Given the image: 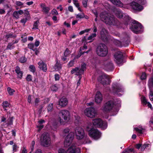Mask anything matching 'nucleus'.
Returning a JSON list of instances; mask_svg holds the SVG:
<instances>
[{
    "label": "nucleus",
    "mask_w": 153,
    "mask_h": 153,
    "mask_svg": "<svg viewBox=\"0 0 153 153\" xmlns=\"http://www.w3.org/2000/svg\"><path fill=\"white\" fill-rule=\"evenodd\" d=\"M32 76L30 75H28L26 79L28 81H30L32 80Z\"/></svg>",
    "instance_id": "6e6d98bb"
},
{
    "label": "nucleus",
    "mask_w": 153,
    "mask_h": 153,
    "mask_svg": "<svg viewBox=\"0 0 153 153\" xmlns=\"http://www.w3.org/2000/svg\"><path fill=\"white\" fill-rule=\"evenodd\" d=\"M115 15L118 18H121L124 17V23L125 25H127L130 21V18L129 16L125 14H123L122 12L120 10H117L115 12Z\"/></svg>",
    "instance_id": "f8f14e48"
},
{
    "label": "nucleus",
    "mask_w": 153,
    "mask_h": 153,
    "mask_svg": "<svg viewBox=\"0 0 153 153\" xmlns=\"http://www.w3.org/2000/svg\"><path fill=\"white\" fill-rule=\"evenodd\" d=\"M52 20L55 23H56L57 22V17L56 16H53L52 18Z\"/></svg>",
    "instance_id": "0e129e2a"
},
{
    "label": "nucleus",
    "mask_w": 153,
    "mask_h": 153,
    "mask_svg": "<svg viewBox=\"0 0 153 153\" xmlns=\"http://www.w3.org/2000/svg\"><path fill=\"white\" fill-rule=\"evenodd\" d=\"M97 36V34L96 33H93L92 34L89 36L88 38V40H93V38Z\"/></svg>",
    "instance_id": "ea45409f"
},
{
    "label": "nucleus",
    "mask_w": 153,
    "mask_h": 153,
    "mask_svg": "<svg viewBox=\"0 0 153 153\" xmlns=\"http://www.w3.org/2000/svg\"><path fill=\"white\" fill-rule=\"evenodd\" d=\"M141 101L142 103L144 105H147V106L150 108L151 109H152V108L151 104L149 102L147 101L146 98L144 97H141Z\"/></svg>",
    "instance_id": "393cba45"
},
{
    "label": "nucleus",
    "mask_w": 153,
    "mask_h": 153,
    "mask_svg": "<svg viewBox=\"0 0 153 153\" xmlns=\"http://www.w3.org/2000/svg\"><path fill=\"white\" fill-rule=\"evenodd\" d=\"M120 101L117 99H114V102L112 100L109 101L102 106V109L103 111L107 112L114 111L116 110L114 108V105L120 104Z\"/></svg>",
    "instance_id": "f03ea898"
},
{
    "label": "nucleus",
    "mask_w": 153,
    "mask_h": 153,
    "mask_svg": "<svg viewBox=\"0 0 153 153\" xmlns=\"http://www.w3.org/2000/svg\"><path fill=\"white\" fill-rule=\"evenodd\" d=\"M86 64L85 63H82V64L81 67L79 68L82 71V73L83 74L84 71L86 69Z\"/></svg>",
    "instance_id": "58836bf2"
},
{
    "label": "nucleus",
    "mask_w": 153,
    "mask_h": 153,
    "mask_svg": "<svg viewBox=\"0 0 153 153\" xmlns=\"http://www.w3.org/2000/svg\"><path fill=\"white\" fill-rule=\"evenodd\" d=\"M114 44L117 46H121L122 45V43L120 41L116 40L114 41Z\"/></svg>",
    "instance_id": "e433bc0d"
},
{
    "label": "nucleus",
    "mask_w": 153,
    "mask_h": 153,
    "mask_svg": "<svg viewBox=\"0 0 153 153\" xmlns=\"http://www.w3.org/2000/svg\"><path fill=\"white\" fill-rule=\"evenodd\" d=\"M40 6L42 9V12H44L46 14H47L48 13L50 10L49 7H47L44 4H41Z\"/></svg>",
    "instance_id": "b1692460"
},
{
    "label": "nucleus",
    "mask_w": 153,
    "mask_h": 153,
    "mask_svg": "<svg viewBox=\"0 0 153 153\" xmlns=\"http://www.w3.org/2000/svg\"><path fill=\"white\" fill-rule=\"evenodd\" d=\"M53 107V103H50V104L48 107V111H51Z\"/></svg>",
    "instance_id": "09e8293b"
},
{
    "label": "nucleus",
    "mask_w": 153,
    "mask_h": 153,
    "mask_svg": "<svg viewBox=\"0 0 153 153\" xmlns=\"http://www.w3.org/2000/svg\"><path fill=\"white\" fill-rule=\"evenodd\" d=\"M58 153H66L64 149H59L58 151Z\"/></svg>",
    "instance_id": "e2e57ef3"
},
{
    "label": "nucleus",
    "mask_w": 153,
    "mask_h": 153,
    "mask_svg": "<svg viewBox=\"0 0 153 153\" xmlns=\"http://www.w3.org/2000/svg\"><path fill=\"white\" fill-rule=\"evenodd\" d=\"M92 13L94 14L96 17H97L98 16V14L97 11L96 10H93L92 11Z\"/></svg>",
    "instance_id": "bf43d9fd"
},
{
    "label": "nucleus",
    "mask_w": 153,
    "mask_h": 153,
    "mask_svg": "<svg viewBox=\"0 0 153 153\" xmlns=\"http://www.w3.org/2000/svg\"><path fill=\"white\" fill-rule=\"evenodd\" d=\"M71 73L72 74H74L75 75L79 76H81L83 74L82 71L77 67L72 68L71 71Z\"/></svg>",
    "instance_id": "6ab92c4d"
},
{
    "label": "nucleus",
    "mask_w": 153,
    "mask_h": 153,
    "mask_svg": "<svg viewBox=\"0 0 153 153\" xmlns=\"http://www.w3.org/2000/svg\"><path fill=\"white\" fill-rule=\"evenodd\" d=\"M146 75L145 73H143L141 77L140 78L142 80L145 79L146 78Z\"/></svg>",
    "instance_id": "13d9d810"
},
{
    "label": "nucleus",
    "mask_w": 153,
    "mask_h": 153,
    "mask_svg": "<svg viewBox=\"0 0 153 153\" xmlns=\"http://www.w3.org/2000/svg\"><path fill=\"white\" fill-rule=\"evenodd\" d=\"M70 53L71 52L70 51L68 48H67L64 53V56L67 57L68 56Z\"/></svg>",
    "instance_id": "a19ab883"
},
{
    "label": "nucleus",
    "mask_w": 153,
    "mask_h": 153,
    "mask_svg": "<svg viewBox=\"0 0 153 153\" xmlns=\"http://www.w3.org/2000/svg\"><path fill=\"white\" fill-rule=\"evenodd\" d=\"M113 34L114 35L120 37L122 39H125L128 40V36L126 33H124L120 35L119 33L117 32H116L114 33H113Z\"/></svg>",
    "instance_id": "a878e982"
},
{
    "label": "nucleus",
    "mask_w": 153,
    "mask_h": 153,
    "mask_svg": "<svg viewBox=\"0 0 153 153\" xmlns=\"http://www.w3.org/2000/svg\"><path fill=\"white\" fill-rule=\"evenodd\" d=\"M51 90L53 91H56L58 90V88L56 86L53 85L51 87Z\"/></svg>",
    "instance_id": "5fc2aeb1"
},
{
    "label": "nucleus",
    "mask_w": 153,
    "mask_h": 153,
    "mask_svg": "<svg viewBox=\"0 0 153 153\" xmlns=\"http://www.w3.org/2000/svg\"><path fill=\"white\" fill-rule=\"evenodd\" d=\"M149 96L150 100L153 101V92L150 91L149 94Z\"/></svg>",
    "instance_id": "864d4df0"
},
{
    "label": "nucleus",
    "mask_w": 153,
    "mask_h": 153,
    "mask_svg": "<svg viewBox=\"0 0 153 153\" xmlns=\"http://www.w3.org/2000/svg\"><path fill=\"white\" fill-rule=\"evenodd\" d=\"M24 13L23 11L22 10H20L18 11H15L13 13V16L16 19L19 18L20 15H22Z\"/></svg>",
    "instance_id": "c85d7f7f"
},
{
    "label": "nucleus",
    "mask_w": 153,
    "mask_h": 153,
    "mask_svg": "<svg viewBox=\"0 0 153 153\" xmlns=\"http://www.w3.org/2000/svg\"><path fill=\"white\" fill-rule=\"evenodd\" d=\"M134 130L138 133L139 136H140L143 133V129L142 128H138L137 127L134 128Z\"/></svg>",
    "instance_id": "7c9ffc66"
},
{
    "label": "nucleus",
    "mask_w": 153,
    "mask_h": 153,
    "mask_svg": "<svg viewBox=\"0 0 153 153\" xmlns=\"http://www.w3.org/2000/svg\"><path fill=\"white\" fill-rule=\"evenodd\" d=\"M75 133L76 138L78 139H81L84 137V131L83 129L81 127L76 128L75 130Z\"/></svg>",
    "instance_id": "2eb2a0df"
},
{
    "label": "nucleus",
    "mask_w": 153,
    "mask_h": 153,
    "mask_svg": "<svg viewBox=\"0 0 153 153\" xmlns=\"http://www.w3.org/2000/svg\"><path fill=\"white\" fill-rule=\"evenodd\" d=\"M58 116V120L61 124H65V122H68L70 120V113L67 110H61L59 113Z\"/></svg>",
    "instance_id": "7ed1b4c3"
},
{
    "label": "nucleus",
    "mask_w": 153,
    "mask_h": 153,
    "mask_svg": "<svg viewBox=\"0 0 153 153\" xmlns=\"http://www.w3.org/2000/svg\"><path fill=\"white\" fill-rule=\"evenodd\" d=\"M130 29L133 32L136 33H141L143 30L141 25L136 21H135L134 23L133 22Z\"/></svg>",
    "instance_id": "6e6552de"
},
{
    "label": "nucleus",
    "mask_w": 153,
    "mask_h": 153,
    "mask_svg": "<svg viewBox=\"0 0 153 153\" xmlns=\"http://www.w3.org/2000/svg\"><path fill=\"white\" fill-rule=\"evenodd\" d=\"M51 13L53 15H58V13L55 9H53L51 11Z\"/></svg>",
    "instance_id": "49530a36"
},
{
    "label": "nucleus",
    "mask_w": 153,
    "mask_h": 153,
    "mask_svg": "<svg viewBox=\"0 0 153 153\" xmlns=\"http://www.w3.org/2000/svg\"><path fill=\"white\" fill-rule=\"evenodd\" d=\"M131 7L134 10L140 11L142 10L143 7L141 5L135 2H132L130 4Z\"/></svg>",
    "instance_id": "f3484780"
},
{
    "label": "nucleus",
    "mask_w": 153,
    "mask_h": 153,
    "mask_svg": "<svg viewBox=\"0 0 153 153\" xmlns=\"http://www.w3.org/2000/svg\"><path fill=\"white\" fill-rule=\"evenodd\" d=\"M25 11L24 15L25 18L27 19L30 20V17L29 11L27 10H25Z\"/></svg>",
    "instance_id": "72a5a7b5"
},
{
    "label": "nucleus",
    "mask_w": 153,
    "mask_h": 153,
    "mask_svg": "<svg viewBox=\"0 0 153 153\" xmlns=\"http://www.w3.org/2000/svg\"><path fill=\"white\" fill-rule=\"evenodd\" d=\"M114 61L119 65H122L123 63V56L122 53L120 52H116L114 55Z\"/></svg>",
    "instance_id": "9d476101"
},
{
    "label": "nucleus",
    "mask_w": 153,
    "mask_h": 153,
    "mask_svg": "<svg viewBox=\"0 0 153 153\" xmlns=\"http://www.w3.org/2000/svg\"><path fill=\"white\" fill-rule=\"evenodd\" d=\"M100 17L101 20L106 24L113 25H117V21L114 18L109 16L108 13L106 12H103L100 14Z\"/></svg>",
    "instance_id": "f257e3e1"
},
{
    "label": "nucleus",
    "mask_w": 153,
    "mask_h": 153,
    "mask_svg": "<svg viewBox=\"0 0 153 153\" xmlns=\"http://www.w3.org/2000/svg\"><path fill=\"white\" fill-rule=\"evenodd\" d=\"M73 2L76 7H79V4L78 2V1L76 0H73Z\"/></svg>",
    "instance_id": "603ef678"
},
{
    "label": "nucleus",
    "mask_w": 153,
    "mask_h": 153,
    "mask_svg": "<svg viewBox=\"0 0 153 153\" xmlns=\"http://www.w3.org/2000/svg\"><path fill=\"white\" fill-rule=\"evenodd\" d=\"M101 38L104 42H107L109 36L107 30L105 28H102L100 32Z\"/></svg>",
    "instance_id": "dca6fc26"
},
{
    "label": "nucleus",
    "mask_w": 153,
    "mask_h": 153,
    "mask_svg": "<svg viewBox=\"0 0 153 153\" xmlns=\"http://www.w3.org/2000/svg\"><path fill=\"white\" fill-rule=\"evenodd\" d=\"M29 68L30 71L33 72V73L35 72V66L34 65H30L29 66Z\"/></svg>",
    "instance_id": "de8ad7c7"
},
{
    "label": "nucleus",
    "mask_w": 153,
    "mask_h": 153,
    "mask_svg": "<svg viewBox=\"0 0 153 153\" xmlns=\"http://www.w3.org/2000/svg\"><path fill=\"white\" fill-rule=\"evenodd\" d=\"M68 103V101L67 99L65 97L62 98L60 100L59 104L61 107H64L66 106Z\"/></svg>",
    "instance_id": "4be33fe9"
},
{
    "label": "nucleus",
    "mask_w": 153,
    "mask_h": 153,
    "mask_svg": "<svg viewBox=\"0 0 153 153\" xmlns=\"http://www.w3.org/2000/svg\"><path fill=\"white\" fill-rule=\"evenodd\" d=\"M85 17L84 14L82 13L81 14L79 13L76 16V18H77L82 19L84 18Z\"/></svg>",
    "instance_id": "c03bdc74"
},
{
    "label": "nucleus",
    "mask_w": 153,
    "mask_h": 153,
    "mask_svg": "<svg viewBox=\"0 0 153 153\" xmlns=\"http://www.w3.org/2000/svg\"><path fill=\"white\" fill-rule=\"evenodd\" d=\"M75 60L74 59L71 60L68 64V67L69 68L73 66L74 64Z\"/></svg>",
    "instance_id": "c9c22d12"
},
{
    "label": "nucleus",
    "mask_w": 153,
    "mask_h": 153,
    "mask_svg": "<svg viewBox=\"0 0 153 153\" xmlns=\"http://www.w3.org/2000/svg\"><path fill=\"white\" fill-rule=\"evenodd\" d=\"M149 83L151 85H153V76L149 79Z\"/></svg>",
    "instance_id": "4d7b16f0"
},
{
    "label": "nucleus",
    "mask_w": 153,
    "mask_h": 153,
    "mask_svg": "<svg viewBox=\"0 0 153 153\" xmlns=\"http://www.w3.org/2000/svg\"><path fill=\"white\" fill-rule=\"evenodd\" d=\"M38 67L43 71L46 72L47 70V65L42 61L41 60L38 63Z\"/></svg>",
    "instance_id": "412c9836"
},
{
    "label": "nucleus",
    "mask_w": 153,
    "mask_h": 153,
    "mask_svg": "<svg viewBox=\"0 0 153 153\" xmlns=\"http://www.w3.org/2000/svg\"><path fill=\"white\" fill-rule=\"evenodd\" d=\"M15 71L17 74L18 77L21 79L22 77L23 73V72L20 70V68L18 66H16Z\"/></svg>",
    "instance_id": "5701e85b"
},
{
    "label": "nucleus",
    "mask_w": 153,
    "mask_h": 153,
    "mask_svg": "<svg viewBox=\"0 0 153 153\" xmlns=\"http://www.w3.org/2000/svg\"><path fill=\"white\" fill-rule=\"evenodd\" d=\"M79 53H80L79 54H78L77 56H76L75 58H74V59L75 60L76 59H78V58H79V57H80V56H81L82 55V54H83L84 53H85V52H84L82 53V50H81V48H80V51H79Z\"/></svg>",
    "instance_id": "37998d69"
},
{
    "label": "nucleus",
    "mask_w": 153,
    "mask_h": 153,
    "mask_svg": "<svg viewBox=\"0 0 153 153\" xmlns=\"http://www.w3.org/2000/svg\"><path fill=\"white\" fill-rule=\"evenodd\" d=\"M29 20L28 19H27L26 18H23L21 19L20 20V22L23 24V25H25V23H26L27 21Z\"/></svg>",
    "instance_id": "8fccbe9b"
},
{
    "label": "nucleus",
    "mask_w": 153,
    "mask_h": 153,
    "mask_svg": "<svg viewBox=\"0 0 153 153\" xmlns=\"http://www.w3.org/2000/svg\"><path fill=\"white\" fill-rule=\"evenodd\" d=\"M86 130L88 132L89 136L95 140H98L101 136V133L97 129L91 128L89 126H87Z\"/></svg>",
    "instance_id": "20e7f679"
},
{
    "label": "nucleus",
    "mask_w": 153,
    "mask_h": 153,
    "mask_svg": "<svg viewBox=\"0 0 153 153\" xmlns=\"http://www.w3.org/2000/svg\"><path fill=\"white\" fill-rule=\"evenodd\" d=\"M3 107L5 110H6L5 108L8 107L9 105V104L7 101H5L3 103Z\"/></svg>",
    "instance_id": "79ce46f5"
},
{
    "label": "nucleus",
    "mask_w": 153,
    "mask_h": 153,
    "mask_svg": "<svg viewBox=\"0 0 153 153\" xmlns=\"http://www.w3.org/2000/svg\"><path fill=\"white\" fill-rule=\"evenodd\" d=\"M28 48L33 51L36 50V48H35L34 45L33 43H30L28 45Z\"/></svg>",
    "instance_id": "473e14b6"
},
{
    "label": "nucleus",
    "mask_w": 153,
    "mask_h": 153,
    "mask_svg": "<svg viewBox=\"0 0 153 153\" xmlns=\"http://www.w3.org/2000/svg\"><path fill=\"white\" fill-rule=\"evenodd\" d=\"M39 23V21L37 20L34 23L33 25V27L32 29L33 30H36L38 29V26Z\"/></svg>",
    "instance_id": "f704fd0d"
},
{
    "label": "nucleus",
    "mask_w": 153,
    "mask_h": 153,
    "mask_svg": "<svg viewBox=\"0 0 153 153\" xmlns=\"http://www.w3.org/2000/svg\"><path fill=\"white\" fill-rule=\"evenodd\" d=\"M39 44H40L39 41L38 40H36L35 41L34 45L35 46L37 47L39 45Z\"/></svg>",
    "instance_id": "338daca9"
},
{
    "label": "nucleus",
    "mask_w": 153,
    "mask_h": 153,
    "mask_svg": "<svg viewBox=\"0 0 153 153\" xmlns=\"http://www.w3.org/2000/svg\"><path fill=\"white\" fill-rule=\"evenodd\" d=\"M88 0H82V4L83 7L86 8L87 7V3Z\"/></svg>",
    "instance_id": "3c124183"
},
{
    "label": "nucleus",
    "mask_w": 153,
    "mask_h": 153,
    "mask_svg": "<svg viewBox=\"0 0 153 153\" xmlns=\"http://www.w3.org/2000/svg\"><path fill=\"white\" fill-rule=\"evenodd\" d=\"M14 48L15 46L12 43H9L6 49L11 50Z\"/></svg>",
    "instance_id": "2f4dec72"
},
{
    "label": "nucleus",
    "mask_w": 153,
    "mask_h": 153,
    "mask_svg": "<svg viewBox=\"0 0 153 153\" xmlns=\"http://www.w3.org/2000/svg\"><path fill=\"white\" fill-rule=\"evenodd\" d=\"M93 124L95 127H100L102 129H106L107 127V123L105 122H103L100 118L96 119L93 120Z\"/></svg>",
    "instance_id": "0eeeda50"
},
{
    "label": "nucleus",
    "mask_w": 153,
    "mask_h": 153,
    "mask_svg": "<svg viewBox=\"0 0 153 153\" xmlns=\"http://www.w3.org/2000/svg\"><path fill=\"white\" fill-rule=\"evenodd\" d=\"M16 4L18 6H21L23 5V3L21 1H18L16 2Z\"/></svg>",
    "instance_id": "69168bd1"
},
{
    "label": "nucleus",
    "mask_w": 153,
    "mask_h": 153,
    "mask_svg": "<svg viewBox=\"0 0 153 153\" xmlns=\"http://www.w3.org/2000/svg\"><path fill=\"white\" fill-rule=\"evenodd\" d=\"M84 114L88 117L93 118L97 115V112L94 108L89 107L85 109Z\"/></svg>",
    "instance_id": "9b49d317"
},
{
    "label": "nucleus",
    "mask_w": 153,
    "mask_h": 153,
    "mask_svg": "<svg viewBox=\"0 0 153 153\" xmlns=\"http://www.w3.org/2000/svg\"><path fill=\"white\" fill-rule=\"evenodd\" d=\"M102 96L101 94L99 91L97 92L95 97V100L96 103H100L102 100Z\"/></svg>",
    "instance_id": "aec40b11"
},
{
    "label": "nucleus",
    "mask_w": 153,
    "mask_h": 153,
    "mask_svg": "<svg viewBox=\"0 0 153 153\" xmlns=\"http://www.w3.org/2000/svg\"><path fill=\"white\" fill-rule=\"evenodd\" d=\"M69 130H70L69 128H66L64 130L63 132L65 134L68 133L69 132Z\"/></svg>",
    "instance_id": "774afa93"
},
{
    "label": "nucleus",
    "mask_w": 153,
    "mask_h": 153,
    "mask_svg": "<svg viewBox=\"0 0 153 153\" xmlns=\"http://www.w3.org/2000/svg\"><path fill=\"white\" fill-rule=\"evenodd\" d=\"M74 136V132H71L66 137L64 142V146L65 147H68L70 145Z\"/></svg>",
    "instance_id": "4468645a"
},
{
    "label": "nucleus",
    "mask_w": 153,
    "mask_h": 153,
    "mask_svg": "<svg viewBox=\"0 0 153 153\" xmlns=\"http://www.w3.org/2000/svg\"><path fill=\"white\" fill-rule=\"evenodd\" d=\"M111 77L108 75L103 74L99 76L98 81L103 85L109 84L110 83Z\"/></svg>",
    "instance_id": "1a4fd4ad"
},
{
    "label": "nucleus",
    "mask_w": 153,
    "mask_h": 153,
    "mask_svg": "<svg viewBox=\"0 0 153 153\" xmlns=\"http://www.w3.org/2000/svg\"><path fill=\"white\" fill-rule=\"evenodd\" d=\"M149 146V144H144L141 147V150L142 151H143L147 147H148Z\"/></svg>",
    "instance_id": "680f3d73"
},
{
    "label": "nucleus",
    "mask_w": 153,
    "mask_h": 153,
    "mask_svg": "<svg viewBox=\"0 0 153 153\" xmlns=\"http://www.w3.org/2000/svg\"><path fill=\"white\" fill-rule=\"evenodd\" d=\"M122 88L119 84L117 83H114L112 85V92L116 95L120 96L121 95L120 94H118L119 92H123Z\"/></svg>",
    "instance_id": "ddd939ff"
},
{
    "label": "nucleus",
    "mask_w": 153,
    "mask_h": 153,
    "mask_svg": "<svg viewBox=\"0 0 153 153\" xmlns=\"http://www.w3.org/2000/svg\"><path fill=\"white\" fill-rule=\"evenodd\" d=\"M114 4L120 7H122L123 4L121 2L120 0H109Z\"/></svg>",
    "instance_id": "bb28decb"
},
{
    "label": "nucleus",
    "mask_w": 153,
    "mask_h": 153,
    "mask_svg": "<svg viewBox=\"0 0 153 153\" xmlns=\"http://www.w3.org/2000/svg\"><path fill=\"white\" fill-rule=\"evenodd\" d=\"M7 91L10 95H12L15 92L14 90L11 88L10 87H8L7 88Z\"/></svg>",
    "instance_id": "4c0bfd02"
},
{
    "label": "nucleus",
    "mask_w": 153,
    "mask_h": 153,
    "mask_svg": "<svg viewBox=\"0 0 153 153\" xmlns=\"http://www.w3.org/2000/svg\"><path fill=\"white\" fill-rule=\"evenodd\" d=\"M27 60L26 58L24 56H22L21 57L19 60L20 62L21 63H24Z\"/></svg>",
    "instance_id": "a18cd8bd"
},
{
    "label": "nucleus",
    "mask_w": 153,
    "mask_h": 153,
    "mask_svg": "<svg viewBox=\"0 0 153 153\" xmlns=\"http://www.w3.org/2000/svg\"><path fill=\"white\" fill-rule=\"evenodd\" d=\"M105 69L108 71H111L114 69L113 65L112 63L110 62L108 64H106L105 66Z\"/></svg>",
    "instance_id": "c756f323"
},
{
    "label": "nucleus",
    "mask_w": 153,
    "mask_h": 153,
    "mask_svg": "<svg viewBox=\"0 0 153 153\" xmlns=\"http://www.w3.org/2000/svg\"><path fill=\"white\" fill-rule=\"evenodd\" d=\"M79 149L74 145L72 144L67 150L66 153H79Z\"/></svg>",
    "instance_id": "a211bd4d"
},
{
    "label": "nucleus",
    "mask_w": 153,
    "mask_h": 153,
    "mask_svg": "<svg viewBox=\"0 0 153 153\" xmlns=\"http://www.w3.org/2000/svg\"><path fill=\"white\" fill-rule=\"evenodd\" d=\"M56 63L55 65L54 68V69L56 71L60 70L62 68L61 64L60 63V61H58L57 59L56 60Z\"/></svg>",
    "instance_id": "cd10ccee"
},
{
    "label": "nucleus",
    "mask_w": 153,
    "mask_h": 153,
    "mask_svg": "<svg viewBox=\"0 0 153 153\" xmlns=\"http://www.w3.org/2000/svg\"><path fill=\"white\" fill-rule=\"evenodd\" d=\"M41 144L44 146L47 147L51 144V138L48 134L44 133L41 138Z\"/></svg>",
    "instance_id": "423d86ee"
},
{
    "label": "nucleus",
    "mask_w": 153,
    "mask_h": 153,
    "mask_svg": "<svg viewBox=\"0 0 153 153\" xmlns=\"http://www.w3.org/2000/svg\"><path fill=\"white\" fill-rule=\"evenodd\" d=\"M138 2L142 4H144L146 3L145 0H137Z\"/></svg>",
    "instance_id": "052dcab7"
},
{
    "label": "nucleus",
    "mask_w": 153,
    "mask_h": 153,
    "mask_svg": "<svg viewBox=\"0 0 153 153\" xmlns=\"http://www.w3.org/2000/svg\"><path fill=\"white\" fill-rule=\"evenodd\" d=\"M108 52L107 46L104 44H100L97 47L96 53L100 56H106Z\"/></svg>",
    "instance_id": "39448f33"
}]
</instances>
